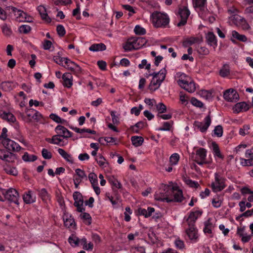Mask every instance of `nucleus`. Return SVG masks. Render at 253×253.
Here are the masks:
<instances>
[{"label": "nucleus", "mask_w": 253, "mask_h": 253, "mask_svg": "<svg viewBox=\"0 0 253 253\" xmlns=\"http://www.w3.org/2000/svg\"><path fill=\"white\" fill-rule=\"evenodd\" d=\"M157 200L166 201L167 202H181L183 199L182 190L176 184L163 185L160 189L155 195Z\"/></svg>", "instance_id": "obj_1"}, {"label": "nucleus", "mask_w": 253, "mask_h": 253, "mask_svg": "<svg viewBox=\"0 0 253 253\" xmlns=\"http://www.w3.org/2000/svg\"><path fill=\"white\" fill-rule=\"evenodd\" d=\"M174 79L177 84L189 92H194L196 88V84L190 77L185 73L178 72L174 75Z\"/></svg>", "instance_id": "obj_2"}, {"label": "nucleus", "mask_w": 253, "mask_h": 253, "mask_svg": "<svg viewBox=\"0 0 253 253\" xmlns=\"http://www.w3.org/2000/svg\"><path fill=\"white\" fill-rule=\"evenodd\" d=\"M150 20L156 28H166L169 25L170 21L167 13L158 11L154 12L151 15Z\"/></svg>", "instance_id": "obj_3"}, {"label": "nucleus", "mask_w": 253, "mask_h": 253, "mask_svg": "<svg viewBox=\"0 0 253 253\" xmlns=\"http://www.w3.org/2000/svg\"><path fill=\"white\" fill-rule=\"evenodd\" d=\"M167 74V70L164 68L159 72L150 74L149 75L152 77V79L149 85V89L152 91L157 90L164 81Z\"/></svg>", "instance_id": "obj_4"}, {"label": "nucleus", "mask_w": 253, "mask_h": 253, "mask_svg": "<svg viewBox=\"0 0 253 253\" xmlns=\"http://www.w3.org/2000/svg\"><path fill=\"white\" fill-rule=\"evenodd\" d=\"M147 42L145 38L141 37H131L128 39L123 45L125 51L137 50L142 47Z\"/></svg>", "instance_id": "obj_5"}, {"label": "nucleus", "mask_w": 253, "mask_h": 253, "mask_svg": "<svg viewBox=\"0 0 253 253\" xmlns=\"http://www.w3.org/2000/svg\"><path fill=\"white\" fill-rule=\"evenodd\" d=\"M176 15L177 20H179L177 26L181 27L186 24L187 19L190 15V11L187 6H183L178 8Z\"/></svg>", "instance_id": "obj_6"}, {"label": "nucleus", "mask_w": 253, "mask_h": 253, "mask_svg": "<svg viewBox=\"0 0 253 253\" xmlns=\"http://www.w3.org/2000/svg\"><path fill=\"white\" fill-rule=\"evenodd\" d=\"M10 9L17 21L20 22H33V18L24 11L13 6H11Z\"/></svg>", "instance_id": "obj_7"}, {"label": "nucleus", "mask_w": 253, "mask_h": 253, "mask_svg": "<svg viewBox=\"0 0 253 253\" xmlns=\"http://www.w3.org/2000/svg\"><path fill=\"white\" fill-rule=\"evenodd\" d=\"M207 150L200 148L196 151L195 154H192L191 159L200 166L204 164H208L209 162L206 161Z\"/></svg>", "instance_id": "obj_8"}, {"label": "nucleus", "mask_w": 253, "mask_h": 253, "mask_svg": "<svg viewBox=\"0 0 253 253\" xmlns=\"http://www.w3.org/2000/svg\"><path fill=\"white\" fill-rule=\"evenodd\" d=\"M193 7L203 19L207 17V0H192Z\"/></svg>", "instance_id": "obj_9"}, {"label": "nucleus", "mask_w": 253, "mask_h": 253, "mask_svg": "<svg viewBox=\"0 0 253 253\" xmlns=\"http://www.w3.org/2000/svg\"><path fill=\"white\" fill-rule=\"evenodd\" d=\"M225 187L224 179L217 173H214V180L211 183V187L214 192L221 191Z\"/></svg>", "instance_id": "obj_10"}, {"label": "nucleus", "mask_w": 253, "mask_h": 253, "mask_svg": "<svg viewBox=\"0 0 253 253\" xmlns=\"http://www.w3.org/2000/svg\"><path fill=\"white\" fill-rule=\"evenodd\" d=\"M202 212L201 210H193L187 215L184 216L183 220L188 226H195L196 221L201 216Z\"/></svg>", "instance_id": "obj_11"}, {"label": "nucleus", "mask_w": 253, "mask_h": 253, "mask_svg": "<svg viewBox=\"0 0 253 253\" xmlns=\"http://www.w3.org/2000/svg\"><path fill=\"white\" fill-rule=\"evenodd\" d=\"M19 194L15 189L10 188L7 190H5V199L18 205H19Z\"/></svg>", "instance_id": "obj_12"}, {"label": "nucleus", "mask_w": 253, "mask_h": 253, "mask_svg": "<svg viewBox=\"0 0 253 253\" xmlns=\"http://www.w3.org/2000/svg\"><path fill=\"white\" fill-rule=\"evenodd\" d=\"M211 124V119L210 116H207L204 119V122L195 121L194 123L195 129H199L200 131L204 132L207 131Z\"/></svg>", "instance_id": "obj_13"}, {"label": "nucleus", "mask_w": 253, "mask_h": 253, "mask_svg": "<svg viewBox=\"0 0 253 253\" xmlns=\"http://www.w3.org/2000/svg\"><path fill=\"white\" fill-rule=\"evenodd\" d=\"M224 99L228 102H236L239 98V96L237 91L232 88L225 90L223 93Z\"/></svg>", "instance_id": "obj_14"}, {"label": "nucleus", "mask_w": 253, "mask_h": 253, "mask_svg": "<svg viewBox=\"0 0 253 253\" xmlns=\"http://www.w3.org/2000/svg\"><path fill=\"white\" fill-rule=\"evenodd\" d=\"M237 234L241 238V240L243 243L249 242L253 236L251 234L247 232L245 226H241L237 228Z\"/></svg>", "instance_id": "obj_15"}, {"label": "nucleus", "mask_w": 253, "mask_h": 253, "mask_svg": "<svg viewBox=\"0 0 253 253\" xmlns=\"http://www.w3.org/2000/svg\"><path fill=\"white\" fill-rule=\"evenodd\" d=\"M73 198L75 201L74 205L77 208L79 212L84 211V200L82 194L79 192H75L73 194Z\"/></svg>", "instance_id": "obj_16"}, {"label": "nucleus", "mask_w": 253, "mask_h": 253, "mask_svg": "<svg viewBox=\"0 0 253 253\" xmlns=\"http://www.w3.org/2000/svg\"><path fill=\"white\" fill-rule=\"evenodd\" d=\"M185 232L188 238L192 242L196 243L198 241L199 236L198 229L195 226H188Z\"/></svg>", "instance_id": "obj_17"}, {"label": "nucleus", "mask_w": 253, "mask_h": 253, "mask_svg": "<svg viewBox=\"0 0 253 253\" xmlns=\"http://www.w3.org/2000/svg\"><path fill=\"white\" fill-rule=\"evenodd\" d=\"M2 143L9 151H19L21 148L18 143L9 138L2 140Z\"/></svg>", "instance_id": "obj_18"}, {"label": "nucleus", "mask_w": 253, "mask_h": 253, "mask_svg": "<svg viewBox=\"0 0 253 253\" xmlns=\"http://www.w3.org/2000/svg\"><path fill=\"white\" fill-rule=\"evenodd\" d=\"M65 65L63 66L67 70H70L74 73L78 74L81 72V68L76 63L67 58L65 59Z\"/></svg>", "instance_id": "obj_19"}, {"label": "nucleus", "mask_w": 253, "mask_h": 253, "mask_svg": "<svg viewBox=\"0 0 253 253\" xmlns=\"http://www.w3.org/2000/svg\"><path fill=\"white\" fill-rule=\"evenodd\" d=\"M63 220L64 225L68 228L75 229L76 227V223L72 215L65 212L63 215Z\"/></svg>", "instance_id": "obj_20"}, {"label": "nucleus", "mask_w": 253, "mask_h": 253, "mask_svg": "<svg viewBox=\"0 0 253 253\" xmlns=\"http://www.w3.org/2000/svg\"><path fill=\"white\" fill-rule=\"evenodd\" d=\"M54 130L56 134L63 138L68 139L72 136V132L63 126L58 125L55 127Z\"/></svg>", "instance_id": "obj_21"}, {"label": "nucleus", "mask_w": 253, "mask_h": 253, "mask_svg": "<svg viewBox=\"0 0 253 253\" xmlns=\"http://www.w3.org/2000/svg\"><path fill=\"white\" fill-rule=\"evenodd\" d=\"M0 159L8 163H14L16 159V157L11 152L4 150H0Z\"/></svg>", "instance_id": "obj_22"}, {"label": "nucleus", "mask_w": 253, "mask_h": 253, "mask_svg": "<svg viewBox=\"0 0 253 253\" xmlns=\"http://www.w3.org/2000/svg\"><path fill=\"white\" fill-rule=\"evenodd\" d=\"M64 139L62 137L56 134L53 135L51 138L46 139V141L51 144L64 146L67 144V142L65 141Z\"/></svg>", "instance_id": "obj_23"}, {"label": "nucleus", "mask_w": 253, "mask_h": 253, "mask_svg": "<svg viewBox=\"0 0 253 253\" xmlns=\"http://www.w3.org/2000/svg\"><path fill=\"white\" fill-rule=\"evenodd\" d=\"M250 105L245 102H240L236 103L233 107V112L239 113L241 112H246L250 108Z\"/></svg>", "instance_id": "obj_24"}, {"label": "nucleus", "mask_w": 253, "mask_h": 253, "mask_svg": "<svg viewBox=\"0 0 253 253\" xmlns=\"http://www.w3.org/2000/svg\"><path fill=\"white\" fill-rule=\"evenodd\" d=\"M24 202L27 204L34 203L36 201V196L31 190L25 192L23 196Z\"/></svg>", "instance_id": "obj_25"}, {"label": "nucleus", "mask_w": 253, "mask_h": 253, "mask_svg": "<svg viewBox=\"0 0 253 253\" xmlns=\"http://www.w3.org/2000/svg\"><path fill=\"white\" fill-rule=\"evenodd\" d=\"M37 10L39 11L42 19L46 23H49L51 19L48 15L46 9L43 5H40L38 7Z\"/></svg>", "instance_id": "obj_26"}, {"label": "nucleus", "mask_w": 253, "mask_h": 253, "mask_svg": "<svg viewBox=\"0 0 253 253\" xmlns=\"http://www.w3.org/2000/svg\"><path fill=\"white\" fill-rule=\"evenodd\" d=\"M0 118L6 120L10 124L14 123L16 121V118L10 112H7L3 111H0Z\"/></svg>", "instance_id": "obj_27"}, {"label": "nucleus", "mask_w": 253, "mask_h": 253, "mask_svg": "<svg viewBox=\"0 0 253 253\" xmlns=\"http://www.w3.org/2000/svg\"><path fill=\"white\" fill-rule=\"evenodd\" d=\"M206 39L207 42L209 45L212 46L214 48H215L217 44V40L215 36L213 33V32H209L206 35Z\"/></svg>", "instance_id": "obj_28"}, {"label": "nucleus", "mask_w": 253, "mask_h": 253, "mask_svg": "<svg viewBox=\"0 0 253 253\" xmlns=\"http://www.w3.org/2000/svg\"><path fill=\"white\" fill-rule=\"evenodd\" d=\"M63 85L64 86L70 88L73 85V77L69 73H65L62 76Z\"/></svg>", "instance_id": "obj_29"}, {"label": "nucleus", "mask_w": 253, "mask_h": 253, "mask_svg": "<svg viewBox=\"0 0 253 253\" xmlns=\"http://www.w3.org/2000/svg\"><path fill=\"white\" fill-rule=\"evenodd\" d=\"M16 83L13 82L6 81L0 84L1 88L4 91H10L16 87Z\"/></svg>", "instance_id": "obj_30"}, {"label": "nucleus", "mask_w": 253, "mask_h": 253, "mask_svg": "<svg viewBox=\"0 0 253 253\" xmlns=\"http://www.w3.org/2000/svg\"><path fill=\"white\" fill-rule=\"evenodd\" d=\"M242 17L237 14H233L228 17V23L231 25L238 26L241 23Z\"/></svg>", "instance_id": "obj_31"}, {"label": "nucleus", "mask_w": 253, "mask_h": 253, "mask_svg": "<svg viewBox=\"0 0 253 253\" xmlns=\"http://www.w3.org/2000/svg\"><path fill=\"white\" fill-rule=\"evenodd\" d=\"M57 151L60 155L67 162L70 164L74 163V159L72 155L66 152L64 149L58 148Z\"/></svg>", "instance_id": "obj_32"}, {"label": "nucleus", "mask_w": 253, "mask_h": 253, "mask_svg": "<svg viewBox=\"0 0 253 253\" xmlns=\"http://www.w3.org/2000/svg\"><path fill=\"white\" fill-rule=\"evenodd\" d=\"M154 211V208L152 207H148L147 210L142 208H139L138 210V213L140 215H143L146 218L150 217Z\"/></svg>", "instance_id": "obj_33"}, {"label": "nucleus", "mask_w": 253, "mask_h": 253, "mask_svg": "<svg viewBox=\"0 0 253 253\" xmlns=\"http://www.w3.org/2000/svg\"><path fill=\"white\" fill-rule=\"evenodd\" d=\"M80 239L75 234H72L68 238V242L73 247H77L81 244Z\"/></svg>", "instance_id": "obj_34"}, {"label": "nucleus", "mask_w": 253, "mask_h": 253, "mask_svg": "<svg viewBox=\"0 0 253 253\" xmlns=\"http://www.w3.org/2000/svg\"><path fill=\"white\" fill-rule=\"evenodd\" d=\"M95 160L97 163L98 164V165L102 168H106L109 165V164L107 160L103 156L101 155H99V156L96 157L95 158Z\"/></svg>", "instance_id": "obj_35"}, {"label": "nucleus", "mask_w": 253, "mask_h": 253, "mask_svg": "<svg viewBox=\"0 0 253 253\" xmlns=\"http://www.w3.org/2000/svg\"><path fill=\"white\" fill-rule=\"evenodd\" d=\"M106 48V45L103 43H100L91 45L89 47V50L93 52H96L105 50Z\"/></svg>", "instance_id": "obj_36"}, {"label": "nucleus", "mask_w": 253, "mask_h": 253, "mask_svg": "<svg viewBox=\"0 0 253 253\" xmlns=\"http://www.w3.org/2000/svg\"><path fill=\"white\" fill-rule=\"evenodd\" d=\"M39 195L44 202H47L50 200V195L45 188H42L39 191Z\"/></svg>", "instance_id": "obj_37"}, {"label": "nucleus", "mask_w": 253, "mask_h": 253, "mask_svg": "<svg viewBox=\"0 0 253 253\" xmlns=\"http://www.w3.org/2000/svg\"><path fill=\"white\" fill-rule=\"evenodd\" d=\"M131 140L133 145L137 147L142 145L144 141V139L141 136H133L131 137Z\"/></svg>", "instance_id": "obj_38"}, {"label": "nucleus", "mask_w": 253, "mask_h": 253, "mask_svg": "<svg viewBox=\"0 0 253 253\" xmlns=\"http://www.w3.org/2000/svg\"><path fill=\"white\" fill-rule=\"evenodd\" d=\"M199 95L206 100H210L212 98V93L211 91L202 89L199 93Z\"/></svg>", "instance_id": "obj_39"}, {"label": "nucleus", "mask_w": 253, "mask_h": 253, "mask_svg": "<svg viewBox=\"0 0 253 253\" xmlns=\"http://www.w3.org/2000/svg\"><path fill=\"white\" fill-rule=\"evenodd\" d=\"M4 170L7 174L13 176H16L18 173V170L15 167H11L9 165L4 166Z\"/></svg>", "instance_id": "obj_40"}, {"label": "nucleus", "mask_w": 253, "mask_h": 253, "mask_svg": "<svg viewBox=\"0 0 253 253\" xmlns=\"http://www.w3.org/2000/svg\"><path fill=\"white\" fill-rule=\"evenodd\" d=\"M81 245L83 246V249L86 251H92L93 248V245L91 242L87 243L86 239L84 237L81 239Z\"/></svg>", "instance_id": "obj_41"}, {"label": "nucleus", "mask_w": 253, "mask_h": 253, "mask_svg": "<svg viewBox=\"0 0 253 253\" xmlns=\"http://www.w3.org/2000/svg\"><path fill=\"white\" fill-rule=\"evenodd\" d=\"M211 220L209 218L207 221L204 223L205 227L204 228V232L205 233L211 234L212 232V229L213 227V225L211 222Z\"/></svg>", "instance_id": "obj_42"}, {"label": "nucleus", "mask_w": 253, "mask_h": 253, "mask_svg": "<svg viewBox=\"0 0 253 253\" xmlns=\"http://www.w3.org/2000/svg\"><path fill=\"white\" fill-rule=\"evenodd\" d=\"M180 159V156L178 153H173L169 157V162L171 166H176Z\"/></svg>", "instance_id": "obj_43"}, {"label": "nucleus", "mask_w": 253, "mask_h": 253, "mask_svg": "<svg viewBox=\"0 0 253 253\" xmlns=\"http://www.w3.org/2000/svg\"><path fill=\"white\" fill-rule=\"evenodd\" d=\"M108 181L109 183L115 188L120 189L122 187V184L114 176H110Z\"/></svg>", "instance_id": "obj_44"}, {"label": "nucleus", "mask_w": 253, "mask_h": 253, "mask_svg": "<svg viewBox=\"0 0 253 253\" xmlns=\"http://www.w3.org/2000/svg\"><path fill=\"white\" fill-rule=\"evenodd\" d=\"M81 212L80 216L83 220V222L87 225H90L91 223V217L89 214L86 212H84V211Z\"/></svg>", "instance_id": "obj_45"}, {"label": "nucleus", "mask_w": 253, "mask_h": 253, "mask_svg": "<svg viewBox=\"0 0 253 253\" xmlns=\"http://www.w3.org/2000/svg\"><path fill=\"white\" fill-rule=\"evenodd\" d=\"M212 150L214 157L215 159H222L223 157L220 153L219 148L215 143H212Z\"/></svg>", "instance_id": "obj_46"}, {"label": "nucleus", "mask_w": 253, "mask_h": 253, "mask_svg": "<svg viewBox=\"0 0 253 253\" xmlns=\"http://www.w3.org/2000/svg\"><path fill=\"white\" fill-rule=\"evenodd\" d=\"M22 159L25 162H31L36 161L37 159V157L35 155H30L27 152H26L22 156Z\"/></svg>", "instance_id": "obj_47"}, {"label": "nucleus", "mask_w": 253, "mask_h": 253, "mask_svg": "<svg viewBox=\"0 0 253 253\" xmlns=\"http://www.w3.org/2000/svg\"><path fill=\"white\" fill-rule=\"evenodd\" d=\"M172 124L173 122L172 121L165 122L163 123V126L157 128L156 130L158 131H169Z\"/></svg>", "instance_id": "obj_48"}, {"label": "nucleus", "mask_w": 253, "mask_h": 253, "mask_svg": "<svg viewBox=\"0 0 253 253\" xmlns=\"http://www.w3.org/2000/svg\"><path fill=\"white\" fill-rule=\"evenodd\" d=\"M49 118L54 121L55 122L58 124H65L66 122V121L63 119L61 118L59 116L55 114H51L49 115Z\"/></svg>", "instance_id": "obj_49"}, {"label": "nucleus", "mask_w": 253, "mask_h": 253, "mask_svg": "<svg viewBox=\"0 0 253 253\" xmlns=\"http://www.w3.org/2000/svg\"><path fill=\"white\" fill-rule=\"evenodd\" d=\"M230 69L228 65H224L219 71V75L222 77H226L229 75Z\"/></svg>", "instance_id": "obj_50"}, {"label": "nucleus", "mask_w": 253, "mask_h": 253, "mask_svg": "<svg viewBox=\"0 0 253 253\" xmlns=\"http://www.w3.org/2000/svg\"><path fill=\"white\" fill-rule=\"evenodd\" d=\"M199 40L198 38L195 37H190L185 40L183 42V44L184 46H187L191 45L195 43H196L198 42Z\"/></svg>", "instance_id": "obj_51"}, {"label": "nucleus", "mask_w": 253, "mask_h": 253, "mask_svg": "<svg viewBox=\"0 0 253 253\" xmlns=\"http://www.w3.org/2000/svg\"><path fill=\"white\" fill-rule=\"evenodd\" d=\"M155 105L158 113V114H161L166 112L167 107L164 103L160 102Z\"/></svg>", "instance_id": "obj_52"}, {"label": "nucleus", "mask_w": 253, "mask_h": 253, "mask_svg": "<svg viewBox=\"0 0 253 253\" xmlns=\"http://www.w3.org/2000/svg\"><path fill=\"white\" fill-rule=\"evenodd\" d=\"M138 68L140 69H144L149 70L151 68V64L144 59L141 60V63L138 65Z\"/></svg>", "instance_id": "obj_53"}, {"label": "nucleus", "mask_w": 253, "mask_h": 253, "mask_svg": "<svg viewBox=\"0 0 253 253\" xmlns=\"http://www.w3.org/2000/svg\"><path fill=\"white\" fill-rule=\"evenodd\" d=\"M88 177L92 185L98 184V179L96 174L91 172L88 174Z\"/></svg>", "instance_id": "obj_54"}, {"label": "nucleus", "mask_w": 253, "mask_h": 253, "mask_svg": "<svg viewBox=\"0 0 253 253\" xmlns=\"http://www.w3.org/2000/svg\"><path fill=\"white\" fill-rule=\"evenodd\" d=\"M76 176L83 179H86L87 176L84 170L80 169H75Z\"/></svg>", "instance_id": "obj_55"}, {"label": "nucleus", "mask_w": 253, "mask_h": 253, "mask_svg": "<svg viewBox=\"0 0 253 253\" xmlns=\"http://www.w3.org/2000/svg\"><path fill=\"white\" fill-rule=\"evenodd\" d=\"M66 58V57H61L58 55L54 56L53 57V59L54 62L62 66H64V63H65V59Z\"/></svg>", "instance_id": "obj_56"}, {"label": "nucleus", "mask_w": 253, "mask_h": 253, "mask_svg": "<svg viewBox=\"0 0 253 253\" xmlns=\"http://www.w3.org/2000/svg\"><path fill=\"white\" fill-rule=\"evenodd\" d=\"M134 32L136 35H143L146 33L145 29L139 25L135 26Z\"/></svg>", "instance_id": "obj_57"}, {"label": "nucleus", "mask_w": 253, "mask_h": 253, "mask_svg": "<svg viewBox=\"0 0 253 253\" xmlns=\"http://www.w3.org/2000/svg\"><path fill=\"white\" fill-rule=\"evenodd\" d=\"M250 128V126L248 125H244L243 127L241 128L239 130V134L242 136H245V135L249 133V129Z\"/></svg>", "instance_id": "obj_58"}, {"label": "nucleus", "mask_w": 253, "mask_h": 253, "mask_svg": "<svg viewBox=\"0 0 253 253\" xmlns=\"http://www.w3.org/2000/svg\"><path fill=\"white\" fill-rule=\"evenodd\" d=\"M31 30V27L27 25H22L19 28V31L21 33L27 34Z\"/></svg>", "instance_id": "obj_59"}, {"label": "nucleus", "mask_w": 253, "mask_h": 253, "mask_svg": "<svg viewBox=\"0 0 253 253\" xmlns=\"http://www.w3.org/2000/svg\"><path fill=\"white\" fill-rule=\"evenodd\" d=\"M191 103L194 106L199 107V108H202L204 106L203 103L200 101V100H198L195 97H193L191 98L190 100Z\"/></svg>", "instance_id": "obj_60"}, {"label": "nucleus", "mask_w": 253, "mask_h": 253, "mask_svg": "<svg viewBox=\"0 0 253 253\" xmlns=\"http://www.w3.org/2000/svg\"><path fill=\"white\" fill-rule=\"evenodd\" d=\"M73 15L75 16L78 20L81 19L80 7L79 3L77 4V8L73 10Z\"/></svg>", "instance_id": "obj_61"}, {"label": "nucleus", "mask_w": 253, "mask_h": 253, "mask_svg": "<svg viewBox=\"0 0 253 253\" xmlns=\"http://www.w3.org/2000/svg\"><path fill=\"white\" fill-rule=\"evenodd\" d=\"M222 203V200L218 197L214 198L212 200V205L216 208H219L221 206Z\"/></svg>", "instance_id": "obj_62"}, {"label": "nucleus", "mask_w": 253, "mask_h": 253, "mask_svg": "<svg viewBox=\"0 0 253 253\" xmlns=\"http://www.w3.org/2000/svg\"><path fill=\"white\" fill-rule=\"evenodd\" d=\"M1 29L3 34L5 36H9L12 33L11 29L7 26L6 24L3 25L1 27Z\"/></svg>", "instance_id": "obj_63"}, {"label": "nucleus", "mask_w": 253, "mask_h": 253, "mask_svg": "<svg viewBox=\"0 0 253 253\" xmlns=\"http://www.w3.org/2000/svg\"><path fill=\"white\" fill-rule=\"evenodd\" d=\"M245 157L247 159H248V161H250L253 163V148L246 150Z\"/></svg>", "instance_id": "obj_64"}]
</instances>
